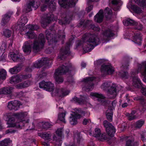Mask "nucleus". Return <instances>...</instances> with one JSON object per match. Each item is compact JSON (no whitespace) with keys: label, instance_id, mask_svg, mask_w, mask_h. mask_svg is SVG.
<instances>
[{"label":"nucleus","instance_id":"obj_48","mask_svg":"<svg viewBox=\"0 0 146 146\" xmlns=\"http://www.w3.org/2000/svg\"><path fill=\"white\" fill-rule=\"evenodd\" d=\"M136 3L143 7L146 5V0H134Z\"/></svg>","mask_w":146,"mask_h":146},{"label":"nucleus","instance_id":"obj_51","mask_svg":"<svg viewBox=\"0 0 146 146\" xmlns=\"http://www.w3.org/2000/svg\"><path fill=\"white\" fill-rule=\"evenodd\" d=\"M66 114L65 113H62L61 114H60L58 115V119L61 121H62L64 123H65L66 121L65 119V116Z\"/></svg>","mask_w":146,"mask_h":146},{"label":"nucleus","instance_id":"obj_22","mask_svg":"<svg viewBox=\"0 0 146 146\" xmlns=\"http://www.w3.org/2000/svg\"><path fill=\"white\" fill-rule=\"evenodd\" d=\"M92 135L93 136L97 138L101 141L106 140L107 139V135L105 133L101 134L100 129L99 128H96L93 132Z\"/></svg>","mask_w":146,"mask_h":146},{"label":"nucleus","instance_id":"obj_16","mask_svg":"<svg viewBox=\"0 0 146 146\" xmlns=\"http://www.w3.org/2000/svg\"><path fill=\"white\" fill-rule=\"evenodd\" d=\"M123 24L126 26L131 25L136 26L135 27L136 29L141 30L142 28V25L139 23H138L134 20L130 18H128L124 20L123 21Z\"/></svg>","mask_w":146,"mask_h":146},{"label":"nucleus","instance_id":"obj_54","mask_svg":"<svg viewBox=\"0 0 146 146\" xmlns=\"http://www.w3.org/2000/svg\"><path fill=\"white\" fill-rule=\"evenodd\" d=\"M42 127L44 129L49 128L51 125L50 123L48 122H42Z\"/></svg>","mask_w":146,"mask_h":146},{"label":"nucleus","instance_id":"obj_17","mask_svg":"<svg viewBox=\"0 0 146 146\" xmlns=\"http://www.w3.org/2000/svg\"><path fill=\"white\" fill-rule=\"evenodd\" d=\"M90 96L92 98H97L98 101L104 105H105L108 102L106 100L104 96L101 94L92 92L90 94Z\"/></svg>","mask_w":146,"mask_h":146},{"label":"nucleus","instance_id":"obj_57","mask_svg":"<svg viewBox=\"0 0 146 146\" xmlns=\"http://www.w3.org/2000/svg\"><path fill=\"white\" fill-rule=\"evenodd\" d=\"M141 92L143 95L146 96V87H142L141 89Z\"/></svg>","mask_w":146,"mask_h":146},{"label":"nucleus","instance_id":"obj_15","mask_svg":"<svg viewBox=\"0 0 146 146\" xmlns=\"http://www.w3.org/2000/svg\"><path fill=\"white\" fill-rule=\"evenodd\" d=\"M39 87L49 92L53 91L54 89V84L50 82H45L42 81L39 83Z\"/></svg>","mask_w":146,"mask_h":146},{"label":"nucleus","instance_id":"obj_55","mask_svg":"<svg viewBox=\"0 0 146 146\" xmlns=\"http://www.w3.org/2000/svg\"><path fill=\"white\" fill-rule=\"evenodd\" d=\"M63 131L62 128L58 129L56 131V133L58 136H61L62 135Z\"/></svg>","mask_w":146,"mask_h":146},{"label":"nucleus","instance_id":"obj_14","mask_svg":"<svg viewBox=\"0 0 146 146\" xmlns=\"http://www.w3.org/2000/svg\"><path fill=\"white\" fill-rule=\"evenodd\" d=\"M78 0H58V3L61 7L64 8L74 7Z\"/></svg>","mask_w":146,"mask_h":146},{"label":"nucleus","instance_id":"obj_25","mask_svg":"<svg viewBox=\"0 0 146 146\" xmlns=\"http://www.w3.org/2000/svg\"><path fill=\"white\" fill-rule=\"evenodd\" d=\"M70 92L66 89H56L52 93V95L62 97L68 95Z\"/></svg>","mask_w":146,"mask_h":146},{"label":"nucleus","instance_id":"obj_4","mask_svg":"<svg viewBox=\"0 0 146 146\" xmlns=\"http://www.w3.org/2000/svg\"><path fill=\"white\" fill-rule=\"evenodd\" d=\"M121 88L119 86L117 87L116 84H113L110 82H105L101 86V88L105 91H107L110 98L113 99L117 96V88Z\"/></svg>","mask_w":146,"mask_h":146},{"label":"nucleus","instance_id":"obj_56","mask_svg":"<svg viewBox=\"0 0 146 146\" xmlns=\"http://www.w3.org/2000/svg\"><path fill=\"white\" fill-rule=\"evenodd\" d=\"M91 120L89 119H84L83 121V124L84 125H86L90 123Z\"/></svg>","mask_w":146,"mask_h":146},{"label":"nucleus","instance_id":"obj_45","mask_svg":"<svg viewBox=\"0 0 146 146\" xmlns=\"http://www.w3.org/2000/svg\"><path fill=\"white\" fill-rule=\"evenodd\" d=\"M73 100L75 102L79 104H82L85 103V99L84 97H81V98L79 99L76 97H75L73 99Z\"/></svg>","mask_w":146,"mask_h":146},{"label":"nucleus","instance_id":"obj_30","mask_svg":"<svg viewBox=\"0 0 146 146\" xmlns=\"http://www.w3.org/2000/svg\"><path fill=\"white\" fill-rule=\"evenodd\" d=\"M23 49L24 53L28 54L30 53L31 50V43L30 41H27L25 42L23 46Z\"/></svg>","mask_w":146,"mask_h":146},{"label":"nucleus","instance_id":"obj_19","mask_svg":"<svg viewBox=\"0 0 146 146\" xmlns=\"http://www.w3.org/2000/svg\"><path fill=\"white\" fill-rule=\"evenodd\" d=\"M28 21V19L26 17L21 16L19 20V23L18 25L17 26V30H19L22 32L23 31H24L26 26L25 27L24 26L27 23Z\"/></svg>","mask_w":146,"mask_h":146},{"label":"nucleus","instance_id":"obj_58","mask_svg":"<svg viewBox=\"0 0 146 146\" xmlns=\"http://www.w3.org/2000/svg\"><path fill=\"white\" fill-rule=\"evenodd\" d=\"M48 4L44 3V4L42 5L41 7V10L42 11H44L45 10L47 7V5Z\"/></svg>","mask_w":146,"mask_h":146},{"label":"nucleus","instance_id":"obj_64","mask_svg":"<svg viewBox=\"0 0 146 146\" xmlns=\"http://www.w3.org/2000/svg\"><path fill=\"white\" fill-rule=\"evenodd\" d=\"M81 66L82 68H84L86 67V64L84 62H82L81 63Z\"/></svg>","mask_w":146,"mask_h":146},{"label":"nucleus","instance_id":"obj_46","mask_svg":"<svg viewBox=\"0 0 146 146\" xmlns=\"http://www.w3.org/2000/svg\"><path fill=\"white\" fill-rule=\"evenodd\" d=\"M145 123V121L143 120H140L136 121L134 124L135 127L136 128H141Z\"/></svg>","mask_w":146,"mask_h":146},{"label":"nucleus","instance_id":"obj_34","mask_svg":"<svg viewBox=\"0 0 146 146\" xmlns=\"http://www.w3.org/2000/svg\"><path fill=\"white\" fill-rule=\"evenodd\" d=\"M104 17L103 11L100 10L98 13L94 16V19L96 22L98 23L101 22Z\"/></svg>","mask_w":146,"mask_h":146},{"label":"nucleus","instance_id":"obj_29","mask_svg":"<svg viewBox=\"0 0 146 146\" xmlns=\"http://www.w3.org/2000/svg\"><path fill=\"white\" fill-rule=\"evenodd\" d=\"M50 132H46L38 133V135L41 138L48 141L52 140L53 134Z\"/></svg>","mask_w":146,"mask_h":146},{"label":"nucleus","instance_id":"obj_8","mask_svg":"<svg viewBox=\"0 0 146 146\" xmlns=\"http://www.w3.org/2000/svg\"><path fill=\"white\" fill-rule=\"evenodd\" d=\"M95 79L94 77H88L84 78L82 81L83 84L82 86L83 90L86 92L92 90L94 85L92 81Z\"/></svg>","mask_w":146,"mask_h":146},{"label":"nucleus","instance_id":"obj_47","mask_svg":"<svg viewBox=\"0 0 146 146\" xmlns=\"http://www.w3.org/2000/svg\"><path fill=\"white\" fill-rule=\"evenodd\" d=\"M49 7V9L51 12H53L56 9V4L54 1H51L49 3L48 6Z\"/></svg>","mask_w":146,"mask_h":146},{"label":"nucleus","instance_id":"obj_24","mask_svg":"<svg viewBox=\"0 0 146 146\" xmlns=\"http://www.w3.org/2000/svg\"><path fill=\"white\" fill-rule=\"evenodd\" d=\"M92 21L88 20L86 22L84 23V20L82 19L80 21L79 24L80 25H79L78 26L80 27L83 25L84 27H86L89 26L91 29L93 30L96 31H99L100 29L98 27H95L94 25L92 24Z\"/></svg>","mask_w":146,"mask_h":146},{"label":"nucleus","instance_id":"obj_26","mask_svg":"<svg viewBox=\"0 0 146 146\" xmlns=\"http://www.w3.org/2000/svg\"><path fill=\"white\" fill-rule=\"evenodd\" d=\"M28 0L29 1V3L27 4L26 6V13L31 11L32 10V8H34V10H36L39 5V3L35 2L34 0Z\"/></svg>","mask_w":146,"mask_h":146},{"label":"nucleus","instance_id":"obj_39","mask_svg":"<svg viewBox=\"0 0 146 146\" xmlns=\"http://www.w3.org/2000/svg\"><path fill=\"white\" fill-rule=\"evenodd\" d=\"M133 99L135 100H139L140 101L141 103L143 108V111H144L146 109V103L145 100L143 99L142 97L137 96L134 98Z\"/></svg>","mask_w":146,"mask_h":146},{"label":"nucleus","instance_id":"obj_33","mask_svg":"<svg viewBox=\"0 0 146 146\" xmlns=\"http://www.w3.org/2000/svg\"><path fill=\"white\" fill-rule=\"evenodd\" d=\"M126 140V143L125 146H135V144L137 142H134V138L132 136L127 137H125Z\"/></svg>","mask_w":146,"mask_h":146},{"label":"nucleus","instance_id":"obj_31","mask_svg":"<svg viewBox=\"0 0 146 146\" xmlns=\"http://www.w3.org/2000/svg\"><path fill=\"white\" fill-rule=\"evenodd\" d=\"M112 8L115 11L119 10L120 6L122 5V3L120 0H112Z\"/></svg>","mask_w":146,"mask_h":146},{"label":"nucleus","instance_id":"obj_9","mask_svg":"<svg viewBox=\"0 0 146 146\" xmlns=\"http://www.w3.org/2000/svg\"><path fill=\"white\" fill-rule=\"evenodd\" d=\"M86 113L84 111H82L80 109H77L76 111L71 114L70 117L69 121L70 124L72 125H75L77 123V119H80L82 117L85 116Z\"/></svg>","mask_w":146,"mask_h":146},{"label":"nucleus","instance_id":"obj_32","mask_svg":"<svg viewBox=\"0 0 146 146\" xmlns=\"http://www.w3.org/2000/svg\"><path fill=\"white\" fill-rule=\"evenodd\" d=\"M103 39L107 40L109 37L112 36L114 33L110 29H107L103 31L102 33Z\"/></svg>","mask_w":146,"mask_h":146},{"label":"nucleus","instance_id":"obj_35","mask_svg":"<svg viewBox=\"0 0 146 146\" xmlns=\"http://www.w3.org/2000/svg\"><path fill=\"white\" fill-rule=\"evenodd\" d=\"M11 14L10 13H6L3 16L1 23L2 25H5L7 24L10 20Z\"/></svg>","mask_w":146,"mask_h":146},{"label":"nucleus","instance_id":"obj_41","mask_svg":"<svg viewBox=\"0 0 146 146\" xmlns=\"http://www.w3.org/2000/svg\"><path fill=\"white\" fill-rule=\"evenodd\" d=\"M106 115L108 120L111 121L112 119L113 110L111 108H108L106 112Z\"/></svg>","mask_w":146,"mask_h":146},{"label":"nucleus","instance_id":"obj_1","mask_svg":"<svg viewBox=\"0 0 146 146\" xmlns=\"http://www.w3.org/2000/svg\"><path fill=\"white\" fill-rule=\"evenodd\" d=\"M27 112H21L14 113L13 115L15 116L18 119V122L15 123L14 118L11 113H6L3 116V119L7 121V124L8 125L7 127H16L17 128H21L24 126L25 123L29 122L28 119L25 120V117L27 116Z\"/></svg>","mask_w":146,"mask_h":146},{"label":"nucleus","instance_id":"obj_59","mask_svg":"<svg viewBox=\"0 0 146 146\" xmlns=\"http://www.w3.org/2000/svg\"><path fill=\"white\" fill-rule=\"evenodd\" d=\"M102 62V60H98L94 62V63L95 65H98L101 64Z\"/></svg>","mask_w":146,"mask_h":146},{"label":"nucleus","instance_id":"obj_20","mask_svg":"<svg viewBox=\"0 0 146 146\" xmlns=\"http://www.w3.org/2000/svg\"><path fill=\"white\" fill-rule=\"evenodd\" d=\"M51 61L47 58H42L40 60L36 61L34 63L33 66L35 68H39L42 65H48L49 63H51Z\"/></svg>","mask_w":146,"mask_h":146},{"label":"nucleus","instance_id":"obj_52","mask_svg":"<svg viewBox=\"0 0 146 146\" xmlns=\"http://www.w3.org/2000/svg\"><path fill=\"white\" fill-rule=\"evenodd\" d=\"M11 31L9 30H5L4 32L3 33L4 35L6 37H10L11 34Z\"/></svg>","mask_w":146,"mask_h":146},{"label":"nucleus","instance_id":"obj_37","mask_svg":"<svg viewBox=\"0 0 146 146\" xmlns=\"http://www.w3.org/2000/svg\"><path fill=\"white\" fill-rule=\"evenodd\" d=\"M22 66L21 65H18L9 69V72L12 74H15L19 72L21 70Z\"/></svg>","mask_w":146,"mask_h":146},{"label":"nucleus","instance_id":"obj_43","mask_svg":"<svg viewBox=\"0 0 146 146\" xmlns=\"http://www.w3.org/2000/svg\"><path fill=\"white\" fill-rule=\"evenodd\" d=\"M131 8L133 11L135 13L140 14L142 12L141 9L136 5H133L131 6Z\"/></svg>","mask_w":146,"mask_h":146},{"label":"nucleus","instance_id":"obj_5","mask_svg":"<svg viewBox=\"0 0 146 146\" xmlns=\"http://www.w3.org/2000/svg\"><path fill=\"white\" fill-rule=\"evenodd\" d=\"M71 67L72 66L70 65L68 66L63 65L56 70L54 76L56 81L58 83L63 82V79L61 76L68 72Z\"/></svg>","mask_w":146,"mask_h":146},{"label":"nucleus","instance_id":"obj_10","mask_svg":"<svg viewBox=\"0 0 146 146\" xmlns=\"http://www.w3.org/2000/svg\"><path fill=\"white\" fill-rule=\"evenodd\" d=\"M39 28V27L36 25H27L25 29H28L29 31L25 33V35L26 37L27 38L31 39H33L36 37V35L33 31L37 30Z\"/></svg>","mask_w":146,"mask_h":146},{"label":"nucleus","instance_id":"obj_49","mask_svg":"<svg viewBox=\"0 0 146 146\" xmlns=\"http://www.w3.org/2000/svg\"><path fill=\"white\" fill-rule=\"evenodd\" d=\"M82 140V137L80 135V134H77L75 135L74 138V142H76L79 143Z\"/></svg>","mask_w":146,"mask_h":146},{"label":"nucleus","instance_id":"obj_50","mask_svg":"<svg viewBox=\"0 0 146 146\" xmlns=\"http://www.w3.org/2000/svg\"><path fill=\"white\" fill-rule=\"evenodd\" d=\"M135 110H133L132 111L130 114L127 113V115L128 117V119L130 120H131L136 118V116L134 114L136 113Z\"/></svg>","mask_w":146,"mask_h":146},{"label":"nucleus","instance_id":"obj_23","mask_svg":"<svg viewBox=\"0 0 146 146\" xmlns=\"http://www.w3.org/2000/svg\"><path fill=\"white\" fill-rule=\"evenodd\" d=\"M11 58L14 62H19L23 61L24 59L23 56L19 52H11L9 54Z\"/></svg>","mask_w":146,"mask_h":146},{"label":"nucleus","instance_id":"obj_53","mask_svg":"<svg viewBox=\"0 0 146 146\" xmlns=\"http://www.w3.org/2000/svg\"><path fill=\"white\" fill-rule=\"evenodd\" d=\"M128 73L125 71H122L119 72V75L123 78H128Z\"/></svg>","mask_w":146,"mask_h":146},{"label":"nucleus","instance_id":"obj_36","mask_svg":"<svg viewBox=\"0 0 146 146\" xmlns=\"http://www.w3.org/2000/svg\"><path fill=\"white\" fill-rule=\"evenodd\" d=\"M13 89L12 87H4L0 89V92L2 94H10L12 92Z\"/></svg>","mask_w":146,"mask_h":146},{"label":"nucleus","instance_id":"obj_63","mask_svg":"<svg viewBox=\"0 0 146 146\" xmlns=\"http://www.w3.org/2000/svg\"><path fill=\"white\" fill-rule=\"evenodd\" d=\"M116 103L117 102L115 100H114L112 102V105L113 107H115V106Z\"/></svg>","mask_w":146,"mask_h":146},{"label":"nucleus","instance_id":"obj_61","mask_svg":"<svg viewBox=\"0 0 146 146\" xmlns=\"http://www.w3.org/2000/svg\"><path fill=\"white\" fill-rule=\"evenodd\" d=\"M15 131L14 130H13L12 129H10L6 131L5 133H14Z\"/></svg>","mask_w":146,"mask_h":146},{"label":"nucleus","instance_id":"obj_38","mask_svg":"<svg viewBox=\"0 0 146 146\" xmlns=\"http://www.w3.org/2000/svg\"><path fill=\"white\" fill-rule=\"evenodd\" d=\"M71 19V17H69L66 16L65 17L62 18L61 19H59L58 23L62 25H65L66 24L69 23Z\"/></svg>","mask_w":146,"mask_h":146},{"label":"nucleus","instance_id":"obj_18","mask_svg":"<svg viewBox=\"0 0 146 146\" xmlns=\"http://www.w3.org/2000/svg\"><path fill=\"white\" fill-rule=\"evenodd\" d=\"M72 44V42L69 41L67 43L66 46L65 48H62L60 49V54L58 57L61 59L64 58L65 55H68L70 54L69 51V48L71 45Z\"/></svg>","mask_w":146,"mask_h":146},{"label":"nucleus","instance_id":"obj_11","mask_svg":"<svg viewBox=\"0 0 146 146\" xmlns=\"http://www.w3.org/2000/svg\"><path fill=\"white\" fill-rule=\"evenodd\" d=\"M100 70L103 76L112 74L115 70L114 68L110 65L103 64L101 66Z\"/></svg>","mask_w":146,"mask_h":146},{"label":"nucleus","instance_id":"obj_40","mask_svg":"<svg viewBox=\"0 0 146 146\" xmlns=\"http://www.w3.org/2000/svg\"><path fill=\"white\" fill-rule=\"evenodd\" d=\"M31 82L28 80H27L24 83L17 84L16 87L17 88H22L29 86Z\"/></svg>","mask_w":146,"mask_h":146},{"label":"nucleus","instance_id":"obj_6","mask_svg":"<svg viewBox=\"0 0 146 146\" xmlns=\"http://www.w3.org/2000/svg\"><path fill=\"white\" fill-rule=\"evenodd\" d=\"M61 31L59 32L58 34V37L56 38L55 35H54V37L52 38L53 34L51 33L52 31H50V33L49 30H46V38L48 40V42L49 44H55L57 41L60 40H63L65 38V35H64L63 31L61 32Z\"/></svg>","mask_w":146,"mask_h":146},{"label":"nucleus","instance_id":"obj_27","mask_svg":"<svg viewBox=\"0 0 146 146\" xmlns=\"http://www.w3.org/2000/svg\"><path fill=\"white\" fill-rule=\"evenodd\" d=\"M31 75L30 74L25 75H17L16 76L13 77L11 78L10 82L12 83V82L18 83L21 82L23 80L26 79L28 78H30L31 77Z\"/></svg>","mask_w":146,"mask_h":146},{"label":"nucleus","instance_id":"obj_62","mask_svg":"<svg viewBox=\"0 0 146 146\" xmlns=\"http://www.w3.org/2000/svg\"><path fill=\"white\" fill-rule=\"evenodd\" d=\"M141 140L144 141L146 140V133H145L144 135H141Z\"/></svg>","mask_w":146,"mask_h":146},{"label":"nucleus","instance_id":"obj_42","mask_svg":"<svg viewBox=\"0 0 146 146\" xmlns=\"http://www.w3.org/2000/svg\"><path fill=\"white\" fill-rule=\"evenodd\" d=\"M12 141L9 138H7L0 141V146H7L9 145L11 143Z\"/></svg>","mask_w":146,"mask_h":146},{"label":"nucleus","instance_id":"obj_12","mask_svg":"<svg viewBox=\"0 0 146 146\" xmlns=\"http://www.w3.org/2000/svg\"><path fill=\"white\" fill-rule=\"evenodd\" d=\"M57 19L54 17L53 15L52 14H48L46 17L42 18L41 20L42 26L44 28L46 27L47 24L50 23L52 21H56Z\"/></svg>","mask_w":146,"mask_h":146},{"label":"nucleus","instance_id":"obj_28","mask_svg":"<svg viewBox=\"0 0 146 146\" xmlns=\"http://www.w3.org/2000/svg\"><path fill=\"white\" fill-rule=\"evenodd\" d=\"M133 41L136 43L139 44L142 40V36L141 33L139 32H133Z\"/></svg>","mask_w":146,"mask_h":146},{"label":"nucleus","instance_id":"obj_60","mask_svg":"<svg viewBox=\"0 0 146 146\" xmlns=\"http://www.w3.org/2000/svg\"><path fill=\"white\" fill-rule=\"evenodd\" d=\"M93 7V6L92 5H91L88 6L86 9V11L88 13L90 12L92 10Z\"/></svg>","mask_w":146,"mask_h":146},{"label":"nucleus","instance_id":"obj_44","mask_svg":"<svg viewBox=\"0 0 146 146\" xmlns=\"http://www.w3.org/2000/svg\"><path fill=\"white\" fill-rule=\"evenodd\" d=\"M104 13L105 16L107 19H108L111 18L112 14V11L111 9L107 7L105 10Z\"/></svg>","mask_w":146,"mask_h":146},{"label":"nucleus","instance_id":"obj_21","mask_svg":"<svg viewBox=\"0 0 146 146\" xmlns=\"http://www.w3.org/2000/svg\"><path fill=\"white\" fill-rule=\"evenodd\" d=\"M21 105V103L18 101L15 100L9 102L7 107L10 110H17L19 108V106Z\"/></svg>","mask_w":146,"mask_h":146},{"label":"nucleus","instance_id":"obj_3","mask_svg":"<svg viewBox=\"0 0 146 146\" xmlns=\"http://www.w3.org/2000/svg\"><path fill=\"white\" fill-rule=\"evenodd\" d=\"M140 72L141 74L145 77L143 81L146 83V62H143L141 64L138 65V69L132 72V77L133 79V85L135 87L138 88L141 86V84L139 79L136 76L139 72Z\"/></svg>","mask_w":146,"mask_h":146},{"label":"nucleus","instance_id":"obj_13","mask_svg":"<svg viewBox=\"0 0 146 146\" xmlns=\"http://www.w3.org/2000/svg\"><path fill=\"white\" fill-rule=\"evenodd\" d=\"M103 124L108 135L111 137H113L115 132L114 126L106 120L104 121Z\"/></svg>","mask_w":146,"mask_h":146},{"label":"nucleus","instance_id":"obj_7","mask_svg":"<svg viewBox=\"0 0 146 146\" xmlns=\"http://www.w3.org/2000/svg\"><path fill=\"white\" fill-rule=\"evenodd\" d=\"M45 42L44 35L42 34H40L38 36V39L35 40L33 42L32 46L33 51L35 53L39 51L43 48Z\"/></svg>","mask_w":146,"mask_h":146},{"label":"nucleus","instance_id":"obj_2","mask_svg":"<svg viewBox=\"0 0 146 146\" xmlns=\"http://www.w3.org/2000/svg\"><path fill=\"white\" fill-rule=\"evenodd\" d=\"M82 40H78L76 42L77 47L84 44L83 50L86 52L90 51L100 42L99 38L94 35L90 33L85 34L82 38Z\"/></svg>","mask_w":146,"mask_h":146}]
</instances>
